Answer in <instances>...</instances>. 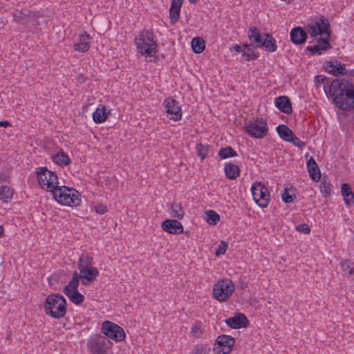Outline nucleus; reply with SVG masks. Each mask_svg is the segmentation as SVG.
<instances>
[{"label": "nucleus", "mask_w": 354, "mask_h": 354, "mask_svg": "<svg viewBox=\"0 0 354 354\" xmlns=\"http://www.w3.org/2000/svg\"><path fill=\"white\" fill-rule=\"evenodd\" d=\"M315 78L318 82L324 84L327 97L338 108L343 111H351L354 108V84L352 79H335L329 83L323 75H317Z\"/></svg>", "instance_id": "f257e3e1"}, {"label": "nucleus", "mask_w": 354, "mask_h": 354, "mask_svg": "<svg viewBox=\"0 0 354 354\" xmlns=\"http://www.w3.org/2000/svg\"><path fill=\"white\" fill-rule=\"evenodd\" d=\"M66 300L61 295L50 294L48 295L44 304V311L46 315L55 319H60L66 313Z\"/></svg>", "instance_id": "f03ea898"}, {"label": "nucleus", "mask_w": 354, "mask_h": 354, "mask_svg": "<svg viewBox=\"0 0 354 354\" xmlns=\"http://www.w3.org/2000/svg\"><path fill=\"white\" fill-rule=\"evenodd\" d=\"M52 193L53 198L63 205L77 206L81 203L80 193L73 188L57 186Z\"/></svg>", "instance_id": "7ed1b4c3"}, {"label": "nucleus", "mask_w": 354, "mask_h": 354, "mask_svg": "<svg viewBox=\"0 0 354 354\" xmlns=\"http://www.w3.org/2000/svg\"><path fill=\"white\" fill-rule=\"evenodd\" d=\"M137 49L142 55L152 57L157 53V44L153 33L147 30L141 31L136 38Z\"/></svg>", "instance_id": "20e7f679"}, {"label": "nucleus", "mask_w": 354, "mask_h": 354, "mask_svg": "<svg viewBox=\"0 0 354 354\" xmlns=\"http://www.w3.org/2000/svg\"><path fill=\"white\" fill-rule=\"evenodd\" d=\"M112 342L102 335L91 336L87 341V348L89 354H109Z\"/></svg>", "instance_id": "39448f33"}, {"label": "nucleus", "mask_w": 354, "mask_h": 354, "mask_svg": "<svg viewBox=\"0 0 354 354\" xmlns=\"http://www.w3.org/2000/svg\"><path fill=\"white\" fill-rule=\"evenodd\" d=\"M37 174L39 184L46 191L53 192L58 186L59 181L57 174L46 167L39 168Z\"/></svg>", "instance_id": "423d86ee"}, {"label": "nucleus", "mask_w": 354, "mask_h": 354, "mask_svg": "<svg viewBox=\"0 0 354 354\" xmlns=\"http://www.w3.org/2000/svg\"><path fill=\"white\" fill-rule=\"evenodd\" d=\"M234 290V285L231 280L222 279L214 285L213 294L218 301H225L230 297Z\"/></svg>", "instance_id": "0eeeda50"}, {"label": "nucleus", "mask_w": 354, "mask_h": 354, "mask_svg": "<svg viewBox=\"0 0 354 354\" xmlns=\"http://www.w3.org/2000/svg\"><path fill=\"white\" fill-rule=\"evenodd\" d=\"M254 201L261 208L266 207L270 202V194L268 188L260 182H255L251 187Z\"/></svg>", "instance_id": "6e6552de"}, {"label": "nucleus", "mask_w": 354, "mask_h": 354, "mask_svg": "<svg viewBox=\"0 0 354 354\" xmlns=\"http://www.w3.org/2000/svg\"><path fill=\"white\" fill-rule=\"evenodd\" d=\"M329 27L330 24L328 19L325 17L321 16L317 19L313 20L309 23L307 30L310 36L314 37L324 34L330 35Z\"/></svg>", "instance_id": "1a4fd4ad"}, {"label": "nucleus", "mask_w": 354, "mask_h": 354, "mask_svg": "<svg viewBox=\"0 0 354 354\" xmlns=\"http://www.w3.org/2000/svg\"><path fill=\"white\" fill-rule=\"evenodd\" d=\"M102 330L104 336L111 338L116 342L122 341L126 335L123 328L116 324L109 321L102 323Z\"/></svg>", "instance_id": "9d476101"}, {"label": "nucleus", "mask_w": 354, "mask_h": 354, "mask_svg": "<svg viewBox=\"0 0 354 354\" xmlns=\"http://www.w3.org/2000/svg\"><path fill=\"white\" fill-rule=\"evenodd\" d=\"M245 131L252 137L261 138L266 136L268 129L266 121L257 119L246 124Z\"/></svg>", "instance_id": "9b49d317"}, {"label": "nucleus", "mask_w": 354, "mask_h": 354, "mask_svg": "<svg viewBox=\"0 0 354 354\" xmlns=\"http://www.w3.org/2000/svg\"><path fill=\"white\" fill-rule=\"evenodd\" d=\"M163 106L166 110L167 116L170 120L178 121L181 119V108L176 100L171 97H167L164 100Z\"/></svg>", "instance_id": "f8f14e48"}, {"label": "nucleus", "mask_w": 354, "mask_h": 354, "mask_svg": "<svg viewBox=\"0 0 354 354\" xmlns=\"http://www.w3.org/2000/svg\"><path fill=\"white\" fill-rule=\"evenodd\" d=\"M235 340L233 337L227 335H219L216 339L217 354H228L234 345Z\"/></svg>", "instance_id": "ddd939ff"}, {"label": "nucleus", "mask_w": 354, "mask_h": 354, "mask_svg": "<svg viewBox=\"0 0 354 354\" xmlns=\"http://www.w3.org/2000/svg\"><path fill=\"white\" fill-rule=\"evenodd\" d=\"M326 71L335 76L347 74L346 65L342 64L337 59L327 62L325 64Z\"/></svg>", "instance_id": "4468645a"}, {"label": "nucleus", "mask_w": 354, "mask_h": 354, "mask_svg": "<svg viewBox=\"0 0 354 354\" xmlns=\"http://www.w3.org/2000/svg\"><path fill=\"white\" fill-rule=\"evenodd\" d=\"M162 228L169 234H180L183 232V226L180 222L176 219H167L162 223Z\"/></svg>", "instance_id": "2eb2a0df"}, {"label": "nucleus", "mask_w": 354, "mask_h": 354, "mask_svg": "<svg viewBox=\"0 0 354 354\" xmlns=\"http://www.w3.org/2000/svg\"><path fill=\"white\" fill-rule=\"evenodd\" d=\"M99 271L95 267H91L80 271V279H82V283L84 285H88L90 282L95 280L96 277L98 276Z\"/></svg>", "instance_id": "dca6fc26"}, {"label": "nucleus", "mask_w": 354, "mask_h": 354, "mask_svg": "<svg viewBox=\"0 0 354 354\" xmlns=\"http://www.w3.org/2000/svg\"><path fill=\"white\" fill-rule=\"evenodd\" d=\"M13 15L18 22L28 25V22H30V18L38 17L39 12H30L27 10H16Z\"/></svg>", "instance_id": "f3484780"}, {"label": "nucleus", "mask_w": 354, "mask_h": 354, "mask_svg": "<svg viewBox=\"0 0 354 354\" xmlns=\"http://www.w3.org/2000/svg\"><path fill=\"white\" fill-rule=\"evenodd\" d=\"M226 324L232 328H241L248 325V319L243 314H238L236 316L226 319Z\"/></svg>", "instance_id": "a211bd4d"}, {"label": "nucleus", "mask_w": 354, "mask_h": 354, "mask_svg": "<svg viewBox=\"0 0 354 354\" xmlns=\"http://www.w3.org/2000/svg\"><path fill=\"white\" fill-rule=\"evenodd\" d=\"M307 39V32L301 27H296L290 31V40L297 45L304 44Z\"/></svg>", "instance_id": "6ab92c4d"}, {"label": "nucleus", "mask_w": 354, "mask_h": 354, "mask_svg": "<svg viewBox=\"0 0 354 354\" xmlns=\"http://www.w3.org/2000/svg\"><path fill=\"white\" fill-rule=\"evenodd\" d=\"M183 0H172L169 9V15L171 24H174L180 17V12Z\"/></svg>", "instance_id": "aec40b11"}, {"label": "nucleus", "mask_w": 354, "mask_h": 354, "mask_svg": "<svg viewBox=\"0 0 354 354\" xmlns=\"http://www.w3.org/2000/svg\"><path fill=\"white\" fill-rule=\"evenodd\" d=\"M248 37L251 41V44L256 48H260L265 36L261 35L259 30L256 27H251L248 30Z\"/></svg>", "instance_id": "412c9836"}, {"label": "nucleus", "mask_w": 354, "mask_h": 354, "mask_svg": "<svg viewBox=\"0 0 354 354\" xmlns=\"http://www.w3.org/2000/svg\"><path fill=\"white\" fill-rule=\"evenodd\" d=\"M276 106L283 113L289 114L292 113V106L290 99L287 96H280L275 99Z\"/></svg>", "instance_id": "4be33fe9"}, {"label": "nucleus", "mask_w": 354, "mask_h": 354, "mask_svg": "<svg viewBox=\"0 0 354 354\" xmlns=\"http://www.w3.org/2000/svg\"><path fill=\"white\" fill-rule=\"evenodd\" d=\"M80 283V277L79 274L77 271L74 272L72 279L69 281V283L64 286L63 292L66 295L68 296L71 295L73 292H75L78 291V286Z\"/></svg>", "instance_id": "5701e85b"}, {"label": "nucleus", "mask_w": 354, "mask_h": 354, "mask_svg": "<svg viewBox=\"0 0 354 354\" xmlns=\"http://www.w3.org/2000/svg\"><path fill=\"white\" fill-rule=\"evenodd\" d=\"M341 193L347 206L350 207L354 204V194L348 184L344 183L342 185Z\"/></svg>", "instance_id": "b1692460"}, {"label": "nucleus", "mask_w": 354, "mask_h": 354, "mask_svg": "<svg viewBox=\"0 0 354 354\" xmlns=\"http://www.w3.org/2000/svg\"><path fill=\"white\" fill-rule=\"evenodd\" d=\"M89 38V35L86 32H84L82 34H80V41L74 44L75 50L82 53H85L88 51L90 48V44L89 42L88 41Z\"/></svg>", "instance_id": "393cba45"}, {"label": "nucleus", "mask_w": 354, "mask_h": 354, "mask_svg": "<svg viewBox=\"0 0 354 354\" xmlns=\"http://www.w3.org/2000/svg\"><path fill=\"white\" fill-rule=\"evenodd\" d=\"M307 167L311 178L317 182L319 181L321 178L320 170L313 158L311 157L308 161Z\"/></svg>", "instance_id": "a878e982"}, {"label": "nucleus", "mask_w": 354, "mask_h": 354, "mask_svg": "<svg viewBox=\"0 0 354 354\" xmlns=\"http://www.w3.org/2000/svg\"><path fill=\"white\" fill-rule=\"evenodd\" d=\"M109 113L110 111L108 110L106 106H100L93 112V119L95 123L100 124L106 120Z\"/></svg>", "instance_id": "bb28decb"}, {"label": "nucleus", "mask_w": 354, "mask_h": 354, "mask_svg": "<svg viewBox=\"0 0 354 354\" xmlns=\"http://www.w3.org/2000/svg\"><path fill=\"white\" fill-rule=\"evenodd\" d=\"M224 170L226 177L231 180L236 179L239 176L241 171L239 167L232 162L226 163Z\"/></svg>", "instance_id": "cd10ccee"}, {"label": "nucleus", "mask_w": 354, "mask_h": 354, "mask_svg": "<svg viewBox=\"0 0 354 354\" xmlns=\"http://www.w3.org/2000/svg\"><path fill=\"white\" fill-rule=\"evenodd\" d=\"M264 39L260 48H264L268 52H274L277 48L275 39L270 34H264Z\"/></svg>", "instance_id": "c85d7f7f"}, {"label": "nucleus", "mask_w": 354, "mask_h": 354, "mask_svg": "<svg viewBox=\"0 0 354 354\" xmlns=\"http://www.w3.org/2000/svg\"><path fill=\"white\" fill-rule=\"evenodd\" d=\"M277 131L280 138L286 142H289L294 136L292 131L285 124L279 125L277 127Z\"/></svg>", "instance_id": "c756f323"}, {"label": "nucleus", "mask_w": 354, "mask_h": 354, "mask_svg": "<svg viewBox=\"0 0 354 354\" xmlns=\"http://www.w3.org/2000/svg\"><path fill=\"white\" fill-rule=\"evenodd\" d=\"M52 159L55 163L59 166H66L71 163V159L64 151L59 152L52 156Z\"/></svg>", "instance_id": "7c9ffc66"}, {"label": "nucleus", "mask_w": 354, "mask_h": 354, "mask_svg": "<svg viewBox=\"0 0 354 354\" xmlns=\"http://www.w3.org/2000/svg\"><path fill=\"white\" fill-rule=\"evenodd\" d=\"M192 48L195 53H201L205 48L204 40L199 37L194 38L192 41Z\"/></svg>", "instance_id": "2f4dec72"}, {"label": "nucleus", "mask_w": 354, "mask_h": 354, "mask_svg": "<svg viewBox=\"0 0 354 354\" xmlns=\"http://www.w3.org/2000/svg\"><path fill=\"white\" fill-rule=\"evenodd\" d=\"M14 190L6 185H2L0 187V200L3 203H7L8 200L12 198Z\"/></svg>", "instance_id": "473e14b6"}, {"label": "nucleus", "mask_w": 354, "mask_h": 354, "mask_svg": "<svg viewBox=\"0 0 354 354\" xmlns=\"http://www.w3.org/2000/svg\"><path fill=\"white\" fill-rule=\"evenodd\" d=\"M170 209L171 211V215L174 218H177L181 220L185 214L184 211L183 210V207L180 203H173L170 205Z\"/></svg>", "instance_id": "72a5a7b5"}, {"label": "nucleus", "mask_w": 354, "mask_h": 354, "mask_svg": "<svg viewBox=\"0 0 354 354\" xmlns=\"http://www.w3.org/2000/svg\"><path fill=\"white\" fill-rule=\"evenodd\" d=\"M218 156L221 159H226L228 158L237 156V153L232 147L227 146L226 147L221 148L219 150Z\"/></svg>", "instance_id": "f704fd0d"}, {"label": "nucleus", "mask_w": 354, "mask_h": 354, "mask_svg": "<svg viewBox=\"0 0 354 354\" xmlns=\"http://www.w3.org/2000/svg\"><path fill=\"white\" fill-rule=\"evenodd\" d=\"M243 47L244 48L243 55L245 57L247 61L254 60L258 57L257 53L250 47V44H245Z\"/></svg>", "instance_id": "c9c22d12"}, {"label": "nucleus", "mask_w": 354, "mask_h": 354, "mask_svg": "<svg viewBox=\"0 0 354 354\" xmlns=\"http://www.w3.org/2000/svg\"><path fill=\"white\" fill-rule=\"evenodd\" d=\"M341 268L343 272L348 274V277L354 275V263L351 261L349 259H345L342 261L340 263Z\"/></svg>", "instance_id": "e433bc0d"}, {"label": "nucleus", "mask_w": 354, "mask_h": 354, "mask_svg": "<svg viewBox=\"0 0 354 354\" xmlns=\"http://www.w3.org/2000/svg\"><path fill=\"white\" fill-rule=\"evenodd\" d=\"M78 268L80 270L92 267L93 258L88 256H81L79 259Z\"/></svg>", "instance_id": "4c0bfd02"}, {"label": "nucleus", "mask_w": 354, "mask_h": 354, "mask_svg": "<svg viewBox=\"0 0 354 354\" xmlns=\"http://www.w3.org/2000/svg\"><path fill=\"white\" fill-rule=\"evenodd\" d=\"M207 222L209 225H215L220 221V216L214 210H208L205 212Z\"/></svg>", "instance_id": "58836bf2"}, {"label": "nucleus", "mask_w": 354, "mask_h": 354, "mask_svg": "<svg viewBox=\"0 0 354 354\" xmlns=\"http://www.w3.org/2000/svg\"><path fill=\"white\" fill-rule=\"evenodd\" d=\"M210 147L211 146L209 145H204L201 143L196 145V149L197 154L201 160H204L207 157Z\"/></svg>", "instance_id": "ea45409f"}, {"label": "nucleus", "mask_w": 354, "mask_h": 354, "mask_svg": "<svg viewBox=\"0 0 354 354\" xmlns=\"http://www.w3.org/2000/svg\"><path fill=\"white\" fill-rule=\"evenodd\" d=\"M67 297L73 303L77 305L81 304L84 300V296L80 293L79 291L73 292L71 295H69Z\"/></svg>", "instance_id": "a19ab883"}, {"label": "nucleus", "mask_w": 354, "mask_h": 354, "mask_svg": "<svg viewBox=\"0 0 354 354\" xmlns=\"http://www.w3.org/2000/svg\"><path fill=\"white\" fill-rule=\"evenodd\" d=\"M331 185L329 182L326 180H323L320 183V192L323 195L326 197L330 195L331 192Z\"/></svg>", "instance_id": "79ce46f5"}, {"label": "nucleus", "mask_w": 354, "mask_h": 354, "mask_svg": "<svg viewBox=\"0 0 354 354\" xmlns=\"http://www.w3.org/2000/svg\"><path fill=\"white\" fill-rule=\"evenodd\" d=\"M326 37L319 38L317 39V45L320 46V48L323 50H326L330 48V45L329 43V37L330 35H326Z\"/></svg>", "instance_id": "37998d69"}, {"label": "nucleus", "mask_w": 354, "mask_h": 354, "mask_svg": "<svg viewBox=\"0 0 354 354\" xmlns=\"http://www.w3.org/2000/svg\"><path fill=\"white\" fill-rule=\"evenodd\" d=\"M282 201L285 203H290L294 201V199L295 198V195H292L288 192V188L285 189L283 193L281 194Z\"/></svg>", "instance_id": "c03bdc74"}, {"label": "nucleus", "mask_w": 354, "mask_h": 354, "mask_svg": "<svg viewBox=\"0 0 354 354\" xmlns=\"http://www.w3.org/2000/svg\"><path fill=\"white\" fill-rule=\"evenodd\" d=\"M306 50L310 53V55H314L315 54L321 55L322 51H323L319 45L308 46L306 47Z\"/></svg>", "instance_id": "a18cd8bd"}, {"label": "nucleus", "mask_w": 354, "mask_h": 354, "mask_svg": "<svg viewBox=\"0 0 354 354\" xmlns=\"http://www.w3.org/2000/svg\"><path fill=\"white\" fill-rule=\"evenodd\" d=\"M192 332L195 335V337H200L203 333L201 323H196L194 324L192 326Z\"/></svg>", "instance_id": "49530a36"}, {"label": "nucleus", "mask_w": 354, "mask_h": 354, "mask_svg": "<svg viewBox=\"0 0 354 354\" xmlns=\"http://www.w3.org/2000/svg\"><path fill=\"white\" fill-rule=\"evenodd\" d=\"M289 142H292L295 146L298 147L300 149H302L306 145V143L301 141L295 134L290 140Z\"/></svg>", "instance_id": "de8ad7c7"}, {"label": "nucleus", "mask_w": 354, "mask_h": 354, "mask_svg": "<svg viewBox=\"0 0 354 354\" xmlns=\"http://www.w3.org/2000/svg\"><path fill=\"white\" fill-rule=\"evenodd\" d=\"M227 248V244L225 241H221L216 250V255L220 256L221 254H224L226 252Z\"/></svg>", "instance_id": "09e8293b"}, {"label": "nucleus", "mask_w": 354, "mask_h": 354, "mask_svg": "<svg viewBox=\"0 0 354 354\" xmlns=\"http://www.w3.org/2000/svg\"><path fill=\"white\" fill-rule=\"evenodd\" d=\"M296 230L304 234H309L310 232V228L309 225L306 223H303L301 225H299L296 227Z\"/></svg>", "instance_id": "8fccbe9b"}, {"label": "nucleus", "mask_w": 354, "mask_h": 354, "mask_svg": "<svg viewBox=\"0 0 354 354\" xmlns=\"http://www.w3.org/2000/svg\"><path fill=\"white\" fill-rule=\"evenodd\" d=\"M95 209L97 213L100 214H103L108 211L106 207L104 205L95 206Z\"/></svg>", "instance_id": "3c124183"}, {"label": "nucleus", "mask_w": 354, "mask_h": 354, "mask_svg": "<svg viewBox=\"0 0 354 354\" xmlns=\"http://www.w3.org/2000/svg\"><path fill=\"white\" fill-rule=\"evenodd\" d=\"M40 14L39 13V17L35 18H30V22H28V24L37 27L39 25L38 19L40 17Z\"/></svg>", "instance_id": "603ef678"}, {"label": "nucleus", "mask_w": 354, "mask_h": 354, "mask_svg": "<svg viewBox=\"0 0 354 354\" xmlns=\"http://www.w3.org/2000/svg\"><path fill=\"white\" fill-rule=\"evenodd\" d=\"M195 354H207L206 350L203 347L196 348Z\"/></svg>", "instance_id": "864d4df0"}, {"label": "nucleus", "mask_w": 354, "mask_h": 354, "mask_svg": "<svg viewBox=\"0 0 354 354\" xmlns=\"http://www.w3.org/2000/svg\"><path fill=\"white\" fill-rule=\"evenodd\" d=\"M234 49L237 52V53H241V52H243V49L244 48L243 47V46H240V45H238V44H235L233 46Z\"/></svg>", "instance_id": "5fc2aeb1"}, {"label": "nucleus", "mask_w": 354, "mask_h": 354, "mask_svg": "<svg viewBox=\"0 0 354 354\" xmlns=\"http://www.w3.org/2000/svg\"><path fill=\"white\" fill-rule=\"evenodd\" d=\"M10 125V124L8 120L0 121V127H6Z\"/></svg>", "instance_id": "6e6d98bb"}, {"label": "nucleus", "mask_w": 354, "mask_h": 354, "mask_svg": "<svg viewBox=\"0 0 354 354\" xmlns=\"http://www.w3.org/2000/svg\"><path fill=\"white\" fill-rule=\"evenodd\" d=\"M7 180V177L5 174L0 173V183L4 182Z\"/></svg>", "instance_id": "4d7b16f0"}, {"label": "nucleus", "mask_w": 354, "mask_h": 354, "mask_svg": "<svg viewBox=\"0 0 354 354\" xmlns=\"http://www.w3.org/2000/svg\"><path fill=\"white\" fill-rule=\"evenodd\" d=\"M3 227L2 225H0V237L3 236Z\"/></svg>", "instance_id": "13d9d810"}, {"label": "nucleus", "mask_w": 354, "mask_h": 354, "mask_svg": "<svg viewBox=\"0 0 354 354\" xmlns=\"http://www.w3.org/2000/svg\"><path fill=\"white\" fill-rule=\"evenodd\" d=\"M191 3H196L198 0H189Z\"/></svg>", "instance_id": "bf43d9fd"}]
</instances>
